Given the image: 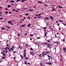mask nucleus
Segmentation results:
<instances>
[{
    "label": "nucleus",
    "instance_id": "f257e3e1",
    "mask_svg": "<svg viewBox=\"0 0 66 66\" xmlns=\"http://www.w3.org/2000/svg\"><path fill=\"white\" fill-rule=\"evenodd\" d=\"M30 55H32V56H33V55H34V54H35L33 53V52H30Z\"/></svg>",
    "mask_w": 66,
    "mask_h": 66
},
{
    "label": "nucleus",
    "instance_id": "f03ea898",
    "mask_svg": "<svg viewBox=\"0 0 66 66\" xmlns=\"http://www.w3.org/2000/svg\"><path fill=\"white\" fill-rule=\"evenodd\" d=\"M53 9L52 10V11H56V10H55V9H54V8L53 7Z\"/></svg>",
    "mask_w": 66,
    "mask_h": 66
},
{
    "label": "nucleus",
    "instance_id": "7ed1b4c3",
    "mask_svg": "<svg viewBox=\"0 0 66 66\" xmlns=\"http://www.w3.org/2000/svg\"><path fill=\"white\" fill-rule=\"evenodd\" d=\"M47 46L48 47V48H50V49H51V47H50V46H49L48 45H47Z\"/></svg>",
    "mask_w": 66,
    "mask_h": 66
},
{
    "label": "nucleus",
    "instance_id": "20e7f679",
    "mask_svg": "<svg viewBox=\"0 0 66 66\" xmlns=\"http://www.w3.org/2000/svg\"><path fill=\"white\" fill-rule=\"evenodd\" d=\"M14 2H15V1L13 0H12V1H10V2H11V3H14Z\"/></svg>",
    "mask_w": 66,
    "mask_h": 66
},
{
    "label": "nucleus",
    "instance_id": "39448f33",
    "mask_svg": "<svg viewBox=\"0 0 66 66\" xmlns=\"http://www.w3.org/2000/svg\"><path fill=\"white\" fill-rule=\"evenodd\" d=\"M37 2L38 3H43V2H40V1Z\"/></svg>",
    "mask_w": 66,
    "mask_h": 66
},
{
    "label": "nucleus",
    "instance_id": "423d86ee",
    "mask_svg": "<svg viewBox=\"0 0 66 66\" xmlns=\"http://www.w3.org/2000/svg\"><path fill=\"white\" fill-rule=\"evenodd\" d=\"M40 65H41L42 66H45L44 65H43V64H42V63H40Z\"/></svg>",
    "mask_w": 66,
    "mask_h": 66
},
{
    "label": "nucleus",
    "instance_id": "0eeeda50",
    "mask_svg": "<svg viewBox=\"0 0 66 66\" xmlns=\"http://www.w3.org/2000/svg\"><path fill=\"white\" fill-rule=\"evenodd\" d=\"M46 55V54H44L43 53L42 54V56H43V57H44V55Z\"/></svg>",
    "mask_w": 66,
    "mask_h": 66
},
{
    "label": "nucleus",
    "instance_id": "6e6552de",
    "mask_svg": "<svg viewBox=\"0 0 66 66\" xmlns=\"http://www.w3.org/2000/svg\"><path fill=\"white\" fill-rule=\"evenodd\" d=\"M26 24H24L23 25H22L21 26V27H24Z\"/></svg>",
    "mask_w": 66,
    "mask_h": 66
},
{
    "label": "nucleus",
    "instance_id": "1a4fd4ad",
    "mask_svg": "<svg viewBox=\"0 0 66 66\" xmlns=\"http://www.w3.org/2000/svg\"><path fill=\"white\" fill-rule=\"evenodd\" d=\"M7 49L9 50V51H10V52H11V50H10V48H9V47L7 48Z\"/></svg>",
    "mask_w": 66,
    "mask_h": 66
},
{
    "label": "nucleus",
    "instance_id": "9d476101",
    "mask_svg": "<svg viewBox=\"0 0 66 66\" xmlns=\"http://www.w3.org/2000/svg\"><path fill=\"white\" fill-rule=\"evenodd\" d=\"M7 22L8 23H12V22H11V21H8Z\"/></svg>",
    "mask_w": 66,
    "mask_h": 66
},
{
    "label": "nucleus",
    "instance_id": "9b49d317",
    "mask_svg": "<svg viewBox=\"0 0 66 66\" xmlns=\"http://www.w3.org/2000/svg\"><path fill=\"white\" fill-rule=\"evenodd\" d=\"M31 24H29L28 25V27H29V28H30V26H31Z\"/></svg>",
    "mask_w": 66,
    "mask_h": 66
},
{
    "label": "nucleus",
    "instance_id": "f8f14e48",
    "mask_svg": "<svg viewBox=\"0 0 66 66\" xmlns=\"http://www.w3.org/2000/svg\"><path fill=\"white\" fill-rule=\"evenodd\" d=\"M7 52H8V51H7V50H6L5 52V53H7Z\"/></svg>",
    "mask_w": 66,
    "mask_h": 66
},
{
    "label": "nucleus",
    "instance_id": "ddd939ff",
    "mask_svg": "<svg viewBox=\"0 0 66 66\" xmlns=\"http://www.w3.org/2000/svg\"><path fill=\"white\" fill-rule=\"evenodd\" d=\"M23 55H24V57H26V53H24L23 54Z\"/></svg>",
    "mask_w": 66,
    "mask_h": 66
},
{
    "label": "nucleus",
    "instance_id": "4468645a",
    "mask_svg": "<svg viewBox=\"0 0 66 66\" xmlns=\"http://www.w3.org/2000/svg\"><path fill=\"white\" fill-rule=\"evenodd\" d=\"M9 8L10 7H11V5H9L7 6Z\"/></svg>",
    "mask_w": 66,
    "mask_h": 66
},
{
    "label": "nucleus",
    "instance_id": "2eb2a0df",
    "mask_svg": "<svg viewBox=\"0 0 66 66\" xmlns=\"http://www.w3.org/2000/svg\"><path fill=\"white\" fill-rule=\"evenodd\" d=\"M20 56L21 57V59H22V58L23 57V55H20Z\"/></svg>",
    "mask_w": 66,
    "mask_h": 66
},
{
    "label": "nucleus",
    "instance_id": "dca6fc26",
    "mask_svg": "<svg viewBox=\"0 0 66 66\" xmlns=\"http://www.w3.org/2000/svg\"><path fill=\"white\" fill-rule=\"evenodd\" d=\"M47 56H48V58H50L51 57V56L49 55H47Z\"/></svg>",
    "mask_w": 66,
    "mask_h": 66
},
{
    "label": "nucleus",
    "instance_id": "f3484780",
    "mask_svg": "<svg viewBox=\"0 0 66 66\" xmlns=\"http://www.w3.org/2000/svg\"><path fill=\"white\" fill-rule=\"evenodd\" d=\"M25 15H26V16H28L29 15V14L28 13H26L24 14Z\"/></svg>",
    "mask_w": 66,
    "mask_h": 66
},
{
    "label": "nucleus",
    "instance_id": "a211bd4d",
    "mask_svg": "<svg viewBox=\"0 0 66 66\" xmlns=\"http://www.w3.org/2000/svg\"><path fill=\"white\" fill-rule=\"evenodd\" d=\"M43 44H45L46 45H49V44L47 43H43Z\"/></svg>",
    "mask_w": 66,
    "mask_h": 66
},
{
    "label": "nucleus",
    "instance_id": "6ab92c4d",
    "mask_svg": "<svg viewBox=\"0 0 66 66\" xmlns=\"http://www.w3.org/2000/svg\"><path fill=\"white\" fill-rule=\"evenodd\" d=\"M25 46H26V47H27L28 46V44L26 43V44H25Z\"/></svg>",
    "mask_w": 66,
    "mask_h": 66
},
{
    "label": "nucleus",
    "instance_id": "aec40b11",
    "mask_svg": "<svg viewBox=\"0 0 66 66\" xmlns=\"http://www.w3.org/2000/svg\"><path fill=\"white\" fill-rule=\"evenodd\" d=\"M29 11H33V9H29Z\"/></svg>",
    "mask_w": 66,
    "mask_h": 66
},
{
    "label": "nucleus",
    "instance_id": "412c9836",
    "mask_svg": "<svg viewBox=\"0 0 66 66\" xmlns=\"http://www.w3.org/2000/svg\"><path fill=\"white\" fill-rule=\"evenodd\" d=\"M33 36V35L32 34H30V36Z\"/></svg>",
    "mask_w": 66,
    "mask_h": 66
},
{
    "label": "nucleus",
    "instance_id": "4be33fe9",
    "mask_svg": "<svg viewBox=\"0 0 66 66\" xmlns=\"http://www.w3.org/2000/svg\"><path fill=\"white\" fill-rule=\"evenodd\" d=\"M47 33H45V34L44 35L45 36H46V35H47Z\"/></svg>",
    "mask_w": 66,
    "mask_h": 66
},
{
    "label": "nucleus",
    "instance_id": "5701e85b",
    "mask_svg": "<svg viewBox=\"0 0 66 66\" xmlns=\"http://www.w3.org/2000/svg\"><path fill=\"white\" fill-rule=\"evenodd\" d=\"M24 53H26V50H24Z\"/></svg>",
    "mask_w": 66,
    "mask_h": 66
},
{
    "label": "nucleus",
    "instance_id": "b1692460",
    "mask_svg": "<svg viewBox=\"0 0 66 66\" xmlns=\"http://www.w3.org/2000/svg\"><path fill=\"white\" fill-rule=\"evenodd\" d=\"M24 64H26V65H28V64H27V62L25 61Z\"/></svg>",
    "mask_w": 66,
    "mask_h": 66
},
{
    "label": "nucleus",
    "instance_id": "393cba45",
    "mask_svg": "<svg viewBox=\"0 0 66 66\" xmlns=\"http://www.w3.org/2000/svg\"><path fill=\"white\" fill-rule=\"evenodd\" d=\"M50 17L51 19H53V17H52L51 16H50Z\"/></svg>",
    "mask_w": 66,
    "mask_h": 66
},
{
    "label": "nucleus",
    "instance_id": "a878e982",
    "mask_svg": "<svg viewBox=\"0 0 66 66\" xmlns=\"http://www.w3.org/2000/svg\"><path fill=\"white\" fill-rule=\"evenodd\" d=\"M10 50H11V51H13V50H14L12 48H10Z\"/></svg>",
    "mask_w": 66,
    "mask_h": 66
},
{
    "label": "nucleus",
    "instance_id": "bb28decb",
    "mask_svg": "<svg viewBox=\"0 0 66 66\" xmlns=\"http://www.w3.org/2000/svg\"><path fill=\"white\" fill-rule=\"evenodd\" d=\"M49 65H52V63L51 62L49 63Z\"/></svg>",
    "mask_w": 66,
    "mask_h": 66
},
{
    "label": "nucleus",
    "instance_id": "cd10ccee",
    "mask_svg": "<svg viewBox=\"0 0 66 66\" xmlns=\"http://www.w3.org/2000/svg\"><path fill=\"white\" fill-rule=\"evenodd\" d=\"M63 50H64V51H66V48H63Z\"/></svg>",
    "mask_w": 66,
    "mask_h": 66
},
{
    "label": "nucleus",
    "instance_id": "c85d7f7f",
    "mask_svg": "<svg viewBox=\"0 0 66 66\" xmlns=\"http://www.w3.org/2000/svg\"><path fill=\"white\" fill-rule=\"evenodd\" d=\"M3 55V56H4V57H5L6 56L5 53H4Z\"/></svg>",
    "mask_w": 66,
    "mask_h": 66
},
{
    "label": "nucleus",
    "instance_id": "c756f323",
    "mask_svg": "<svg viewBox=\"0 0 66 66\" xmlns=\"http://www.w3.org/2000/svg\"><path fill=\"white\" fill-rule=\"evenodd\" d=\"M59 7H60V8H61V9H62V8H63V7H61L60 6H59Z\"/></svg>",
    "mask_w": 66,
    "mask_h": 66
},
{
    "label": "nucleus",
    "instance_id": "7c9ffc66",
    "mask_svg": "<svg viewBox=\"0 0 66 66\" xmlns=\"http://www.w3.org/2000/svg\"><path fill=\"white\" fill-rule=\"evenodd\" d=\"M5 10H9V9L7 8H5Z\"/></svg>",
    "mask_w": 66,
    "mask_h": 66
},
{
    "label": "nucleus",
    "instance_id": "2f4dec72",
    "mask_svg": "<svg viewBox=\"0 0 66 66\" xmlns=\"http://www.w3.org/2000/svg\"><path fill=\"white\" fill-rule=\"evenodd\" d=\"M21 2H24V0H22L21 1Z\"/></svg>",
    "mask_w": 66,
    "mask_h": 66
},
{
    "label": "nucleus",
    "instance_id": "473e14b6",
    "mask_svg": "<svg viewBox=\"0 0 66 66\" xmlns=\"http://www.w3.org/2000/svg\"><path fill=\"white\" fill-rule=\"evenodd\" d=\"M7 28H8V29H10V27H9V26H7Z\"/></svg>",
    "mask_w": 66,
    "mask_h": 66
},
{
    "label": "nucleus",
    "instance_id": "72a5a7b5",
    "mask_svg": "<svg viewBox=\"0 0 66 66\" xmlns=\"http://www.w3.org/2000/svg\"><path fill=\"white\" fill-rule=\"evenodd\" d=\"M47 42H48V43H49V42H50V40H47Z\"/></svg>",
    "mask_w": 66,
    "mask_h": 66
},
{
    "label": "nucleus",
    "instance_id": "f704fd0d",
    "mask_svg": "<svg viewBox=\"0 0 66 66\" xmlns=\"http://www.w3.org/2000/svg\"><path fill=\"white\" fill-rule=\"evenodd\" d=\"M8 13V12L7 11H5V14H7Z\"/></svg>",
    "mask_w": 66,
    "mask_h": 66
},
{
    "label": "nucleus",
    "instance_id": "c9c22d12",
    "mask_svg": "<svg viewBox=\"0 0 66 66\" xmlns=\"http://www.w3.org/2000/svg\"><path fill=\"white\" fill-rule=\"evenodd\" d=\"M3 19V18H0V20H2Z\"/></svg>",
    "mask_w": 66,
    "mask_h": 66
},
{
    "label": "nucleus",
    "instance_id": "e433bc0d",
    "mask_svg": "<svg viewBox=\"0 0 66 66\" xmlns=\"http://www.w3.org/2000/svg\"><path fill=\"white\" fill-rule=\"evenodd\" d=\"M45 6H46L47 7V6H48V5H47V4H45Z\"/></svg>",
    "mask_w": 66,
    "mask_h": 66
},
{
    "label": "nucleus",
    "instance_id": "4c0bfd02",
    "mask_svg": "<svg viewBox=\"0 0 66 66\" xmlns=\"http://www.w3.org/2000/svg\"><path fill=\"white\" fill-rule=\"evenodd\" d=\"M3 53H5V50H4L3 51Z\"/></svg>",
    "mask_w": 66,
    "mask_h": 66
},
{
    "label": "nucleus",
    "instance_id": "58836bf2",
    "mask_svg": "<svg viewBox=\"0 0 66 66\" xmlns=\"http://www.w3.org/2000/svg\"><path fill=\"white\" fill-rule=\"evenodd\" d=\"M2 29H3V30H5V28L2 27Z\"/></svg>",
    "mask_w": 66,
    "mask_h": 66
},
{
    "label": "nucleus",
    "instance_id": "ea45409f",
    "mask_svg": "<svg viewBox=\"0 0 66 66\" xmlns=\"http://www.w3.org/2000/svg\"><path fill=\"white\" fill-rule=\"evenodd\" d=\"M24 35H27V33H26L24 34Z\"/></svg>",
    "mask_w": 66,
    "mask_h": 66
},
{
    "label": "nucleus",
    "instance_id": "a19ab883",
    "mask_svg": "<svg viewBox=\"0 0 66 66\" xmlns=\"http://www.w3.org/2000/svg\"><path fill=\"white\" fill-rule=\"evenodd\" d=\"M39 57H42V55H39Z\"/></svg>",
    "mask_w": 66,
    "mask_h": 66
},
{
    "label": "nucleus",
    "instance_id": "79ce46f5",
    "mask_svg": "<svg viewBox=\"0 0 66 66\" xmlns=\"http://www.w3.org/2000/svg\"><path fill=\"white\" fill-rule=\"evenodd\" d=\"M54 43H56V44L57 45H58V44H57V42H54Z\"/></svg>",
    "mask_w": 66,
    "mask_h": 66
},
{
    "label": "nucleus",
    "instance_id": "37998d69",
    "mask_svg": "<svg viewBox=\"0 0 66 66\" xmlns=\"http://www.w3.org/2000/svg\"><path fill=\"white\" fill-rule=\"evenodd\" d=\"M30 50H33V48H32V47H31L30 48Z\"/></svg>",
    "mask_w": 66,
    "mask_h": 66
},
{
    "label": "nucleus",
    "instance_id": "c03bdc74",
    "mask_svg": "<svg viewBox=\"0 0 66 66\" xmlns=\"http://www.w3.org/2000/svg\"><path fill=\"white\" fill-rule=\"evenodd\" d=\"M45 19H49V18L47 17H46Z\"/></svg>",
    "mask_w": 66,
    "mask_h": 66
},
{
    "label": "nucleus",
    "instance_id": "a18cd8bd",
    "mask_svg": "<svg viewBox=\"0 0 66 66\" xmlns=\"http://www.w3.org/2000/svg\"><path fill=\"white\" fill-rule=\"evenodd\" d=\"M19 1H20V0H18V1H16V2H19Z\"/></svg>",
    "mask_w": 66,
    "mask_h": 66
},
{
    "label": "nucleus",
    "instance_id": "49530a36",
    "mask_svg": "<svg viewBox=\"0 0 66 66\" xmlns=\"http://www.w3.org/2000/svg\"><path fill=\"white\" fill-rule=\"evenodd\" d=\"M46 64H47V65H49V63L47 62L46 63Z\"/></svg>",
    "mask_w": 66,
    "mask_h": 66
},
{
    "label": "nucleus",
    "instance_id": "de8ad7c7",
    "mask_svg": "<svg viewBox=\"0 0 66 66\" xmlns=\"http://www.w3.org/2000/svg\"><path fill=\"white\" fill-rule=\"evenodd\" d=\"M40 38V37H38L37 38V39H39Z\"/></svg>",
    "mask_w": 66,
    "mask_h": 66
},
{
    "label": "nucleus",
    "instance_id": "09e8293b",
    "mask_svg": "<svg viewBox=\"0 0 66 66\" xmlns=\"http://www.w3.org/2000/svg\"><path fill=\"white\" fill-rule=\"evenodd\" d=\"M44 29H47V28H46V27H43Z\"/></svg>",
    "mask_w": 66,
    "mask_h": 66
},
{
    "label": "nucleus",
    "instance_id": "8fccbe9b",
    "mask_svg": "<svg viewBox=\"0 0 66 66\" xmlns=\"http://www.w3.org/2000/svg\"><path fill=\"white\" fill-rule=\"evenodd\" d=\"M17 52H16V51H13V53H16V52L17 53Z\"/></svg>",
    "mask_w": 66,
    "mask_h": 66
},
{
    "label": "nucleus",
    "instance_id": "3c124183",
    "mask_svg": "<svg viewBox=\"0 0 66 66\" xmlns=\"http://www.w3.org/2000/svg\"><path fill=\"white\" fill-rule=\"evenodd\" d=\"M36 16H39L38 15V14H36Z\"/></svg>",
    "mask_w": 66,
    "mask_h": 66
},
{
    "label": "nucleus",
    "instance_id": "603ef678",
    "mask_svg": "<svg viewBox=\"0 0 66 66\" xmlns=\"http://www.w3.org/2000/svg\"><path fill=\"white\" fill-rule=\"evenodd\" d=\"M27 18L28 19H30V17H27Z\"/></svg>",
    "mask_w": 66,
    "mask_h": 66
},
{
    "label": "nucleus",
    "instance_id": "864d4df0",
    "mask_svg": "<svg viewBox=\"0 0 66 66\" xmlns=\"http://www.w3.org/2000/svg\"><path fill=\"white\" fill-rule=\"evenodd\" d=\"M46 52L47 53H49V52Z\"/></svg>",
    "mask_w": 66,
    "mask_h": 66
},
{
    "label": "nucleus",
    "instance_id": "5fc2aeb1",
    "mask_svg": "<svg viewBox=\"0 0 66 66\" xmlns=\"http://www.w3.org/2000/svg\"><path fill=\"white\" fill-rule=\"evenodd\" d=\"M34 18L35 19H37V17L35 16V17H34Z\"/></svg>",
    "mask_w": 66,
    "mask_h": 66
},
{
    "label": "nucleus",
    "instance_id": "6e6d98bb",
    "mask_svg": "<svg viewBox=\"0 0 66 66\" xmlns=\"http://www.w3.org/2000/svg\"><path fill=\"white\" fill-rule=\"evenodd\" d=\"M10 24H11V25H13V24L11 23H10Z\"/></svg>",
    "mask_w": 66,
    "mask_h": 66
},
{
    "label": "nucleus",
    "instance_id": "4d7b16f0",
    "mask_svg": "<svg viewBox=\"0 0 66 66\" xmlns=\"http://www.w3.org/2000/svg\"><path fill=\"white\" fill-rule=\"evenodd\" d=\"M38 15L39 16H40V15H41V14H39Z\"/></svg>",
    "mask_w": 66,
    "mask_h": 66
},
{
    "label": "nucleus",
    "instance_id": "13d9d810",
    "mask_svg": "<svg viewBox=\"0 0 66 66\" xmlns=\"http://www.w3.org/2000/svg\"><path fill=\"white\" fill-rule=\"evenodd\" d=\"M6 46L7 47H8V46H9V44H7Z\"/></svg>",
    "mask_w": 66,
    "mask_h": 66
},
{
    "label": "nucleus",
    "instance_id": "bf43d9fd",
    "mask_svg": "<svg viewBox=\"0 0 66 66\" xmlns=\"http://www.w3.org/2000/svg\"><path fill=\"white\" fill-rule=\"evenodd\" d=\"M15 12H18V10H16V11H15Z\"/></svg>",
    "mask_w": 66,
    "mask_h": 66
},
{
    "label": "nucleus",
    "instance_id": "052dcab7",
    "mask_svg": "<svg viewBox=\"0 0 66 66\" xmlns=\"http://www.w3.org/2000/svg\"><path fill=\"white\" fill-rule=\"evenodd\" d=\"M62 23L63 24H64V26H65V24L63 23Z\"/></svg>",
    "mask_w": 66,
    "mask_h": 66
},
{
    "label": "nucleus",
    "instance_id": "680f3d73",
    "mask_svg": "<svg viewBox=\"0 0 66 66\" xmlns=\"http://www.w3.org/2000/svg\"><path fill=\"white\" fill-rule=\"evenodd\" d=\"M38 18H41V16H38Z\"/></svg>",
    "mask_w": 66,
    "mask_h": 66
},
{
    "label": "nucleus",
    "instance_id": "e2e57ef3",
    "mask_svg": "<svg viewBox=\"0 0 66 66\" xmlns=\"http://www.w3.org/2000/svg\"><path fill=\"white\" fill-rule=\"evenodd\" d=\"M13 11H15V9H13Z\"/></svg>",
    "mask_w": 66,
    "mask_h": 66
},
{
    "label": "nucleus",
    "instance_id": "0e129e2a",
    "mask_svg": "<svg viewBox=\"0 0 66 66\" xmlns=\"http://www.w3.org/2000/svg\"><path fill=\"white\" fill-rule=\"evenodd\" d=\"M14 47L12 46V48L14 50Z\"/></svg>",
    "mask_w": 66,
    "mask_h": 66
},
{
    "label": "nucleus",
    "instance_id": "69168bd1",
    "mask_svg": "<svg viewBox=\"0 0 66 66\" xmlns=\"http://www.w3.org/2000/svg\"><path fill=\"white\" fill-rule=\"evenodd\" d=\"M62 40L63 41H64V42H65V39H63Z\"/></svg>",
    "mask_w": 66,
    "mask_h": 66
},
{
    "label": "nucleus",
    "instance_id": "338daca9",
    "mask_svg": "<svg viewBox=\"0 0 66 66\" xmlns=\"http://www.w3.org/2000/svg\"><path fill=\"white\" fill-rule=\"evenodd\" d=\"M43 53V54H45V52H44Z\"/></svg>",
    "mask_w": 66,
    "mask_h": 66
},
{
    "label": "nucleus",
    "instance_id": "774afa93",
    "mask_svg": "<svg viewBox=\"0 0 66 66\" xmlns=\"http://www.w3.org/2000/svg\"><path fill=\"white\" fill-rule=\"evenodd\" d=\"M2 59H5V58L4 57H3L2 58Z\"/></svg>",
    "mask_w": 66,
    "mask_h": 66
}]
</instances>
